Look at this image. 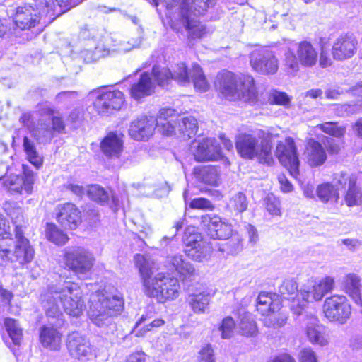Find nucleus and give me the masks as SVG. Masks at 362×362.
Here are the masks:
<instances>
[{
    "instance_id": "nucleus-31",
    "label": "nucleus",
    "mask_w": 362,
    "mask_h": 362,
    "mask_svg": "<svg viewBox=\"0 0 362 362\" xmlns=\"http://www.w3.org/2000/svg\"><path fill=\"white\" fill-rule=\"evenodd\" d=\"M100 149L107 158L117 159L123 150V141L119 135L110 132L100 142Z\"/></svg>"
},
{
    "instance_id": "nucleus-56",
    "label": "nucleus",
    "mask_w": 362,
    "mask_h": 362,
    "mask_svg": "<svg viewBox=\"0 0 362 362\" xmlns=\"http://www.w3.org/2000/svg\"><path fill=\"white\" fill-rule=\"evenodd\" d=\"M141 39H132L131 40H122L119 41V46L115 49L117 50V53H126L134 48L139 47L141 45Z\"/></svg>"
},
{
    "instance_id": "nucleus-26",
    "label": "nucleus",
    "mask_w": 362,
    "mask_h": 362,
    "mask_svg": "<svg viewBox=\"0 0 362 362\" xmlns=\"http://www.w3.org/2000/svg\"><path fill=\"white\" fill-rule=\"evenodd\" d=\"M305 334L309 341L324 346L328 344L327 336L322 325L314 315H306L305 318Z\"/></svg>"
},
{
    "instance_id": "nucleus-38",
    "label": "nucleus",
    "mask_w": 362,
    "mask_h": 362,
    "mask_svg": "<svg viewBox=\"0 0 362 362\" xmlns=\"http://www.w3.org/2000/svg\"><path fill=\"white\" fill-rule=\"evenodd\" d=\"M196 178L202 182L210 185H216L218 179L217 168L214 166L197 167L194 169Z\"/></svg>"
},
{
    "instance_id": "nucleus-39",
    "label": "nucleus",
    "mask_w": 362,
    "mask_h": 362,
    "mask_svg": "<svg viewBox=\"0 0 362 362\" xmlns=\"http://www.w3.org/2000/svg\"><path fill=\"white\" fill-rule=\"evenodd\" d=\"M239 329L241 334L246 337L255 336L257 332L255 321L250 313L240 314Z\"/></svg>"
},
{
    "instance_id": "nucleus-30",
    "label": "nucleus",
    "mask_w": 362,
    "mask_h": 362,
    "mask_svg": "<svg viewBox=\"0 0 362 362\" xmlns=\"http://www.w3.org/2000/svg\"><path fill=\"white\" fill-rule=\"evenodd\" d=\"M341 288L356 304L362 307L361 284L358 275L354 273L345 275L341 280Z\"/></svg>"
},
{
    "instance_id": "nucleus-17",
    "label": "nucleus",
    "mask_w": 362,
    "mask_h": 362,
    "mask_svg": "<svg viewBox=\"0 0 362 362\" xmlns=\"http://www.w3.org/2000/svg\"><path fill=\"white\" fill-rule=\"evenodd\" d=\"M250 64L256 72L274 74L279 69V61L273 52L267 49H255L250 54Z\"/></svg>"
},
{
    "instance_id": "nucleus-3",
    "label": "nucleus",
    "mask_w": 362,
    "mask_h": 362,
    "mask_svg": "<svg viewBox=\"0 0 362 362\" xmlns=\"http://www.w3.org/2000/svg\"><path fill=\"white\" fill-rule=\"evenodd\" d=\"M134 262L139 269L144 293L160 303L176 299L180 291L177 279L158 273L153 276V263L144 255L136 254Z\"/></svg>"
},
{
    "instance_id": "nucleus-15",
    "label": "nucleus",
    "mask_w": 362,
    "mask_h": 362,
    "mask_svg": "<svg viewBox=\"0 0 362 362\" xmlns=\"http://www.w3.org/2000/svg\"><path fill=\"white\" fill-rule=\"evenodd\" d=\"M323 313L330 321L344 323L351 316V308L345 296L335 294L325 299Z\"/></svg>"
},
{
    "instance_id": "nucleus-29",
    "label": "nucleus",
    "mask_w": 362,
    "mask_h": 362,
    "mask_svg": "<svg viewBox=\"0 0 362 362\" xmlns=\"http://www.w3.org/2000/svg\"><path fill=\"white\" fill-rule=\"evenodd\" d=\"M304 154L306 162L311 168L322 165L327 158L325 148L313 139L308 140Z\"/></svg>"
},
{
    "instance_id": "nucleus-24",
    "label": "nucleus",
    "mask_w": 362,
    "mask_h": 362,
    "mask_svg": "<svg viewBox=\"0 0 362 362\" xmlns=\"http://www.w3.org/2000/svg\"><path fill=\"white\" fill-rule=\"evenodd\" d=\"M202 223L207 225L208 234L213 239L226 240L232 235L231 224L218 216H202Z\"/></svg>"
},
{
    "instance_id": "nucleus-4",
    "label": "nucleus",
    "mask_w": 362,
    "mask_h": 362,
    "mask_svg": "<svg viewBox=\"0 0 362 362\" xmlns=\"http://www.w3.org/2000/svg\"><path fill=\"white\" fill-rule=\"evenodd\" d=\"M55 8L54 0H30L16 8L14 23L23 30L41 29L54 19Z\"/></svg>"
},
{
    "instance_id": "nucleus-57",
    "label": "nucleus",
    "mask_w": 362,
    "mask_h": 362,
    "mask_svg": "<svg viewBox=\"0 0 362 362\" xmlns=\"http://www.w3.org/2000/svg\"><path fill=\"white\" fill-rule=\"evenodd\" d=\"M189 206L192 209L212 210L214 209L211 202L207 199L202 197L192 199L189 202Z\"/></svg>"
},
{
    "instance_id": "nucleus-32",
    "label": "nucleus",
    "mask_w": 362,
    "mask_h": 362,
    "mask_svg": "<svg viewBox=\"0 0 362 362\" xmlns=\"http://www.w3.org/2000/svg\"><path fill=\"white\" fill-rule=\"evenodd\" d=\"M40 340L44 347L57 351L61 347L62 334L56 328L45 325L40 329Z\"/></svg>"
},
{
    "instance_id": "nucleus-23",
    "label": "nucleus",
    "mask_w": 362,
    "mask_h": 362,
    "mask_svg": "<svg viewBox=\"0 0 362 362\" xmlns=\"http://www.w3.org/2000/svg\"><path fill=\"white\" fill-rule=\"evenodd\" d=\"M358 49L357 40L351 35L339 36L334 42L332 47L333 59L344 61L351 59L356 53Z\"/></svg>"
},
{
    "instance_id": "nucleus-33",
    "label": "nucleus",
    "mask_w": 362,
    "mask_h": 362,
    "mask_svg": "<svg viewBox=\"0 0 362 362\" xmlns=\"http://www.w3.org/2000/svg\"><path fill=\"white\" fill-rule=\"evenodd\" d=\"M153 83L148 73L141 74L138 82L133 84L130 89L131 96L136 100L151 95L153 93Z\"/></svg>"
},
{
    "instance_id": "nucleus-27",
    "label": "nucleus",
    "mask_w": 362,
    "mask_h": 362,
    "mask_svg": "<svg viewBox=\"0 0 362 362\" xmlns=\"http://www.w3.org/2000/svg\"><path fill=\"white\" fill-rule=\"evenodd\" d=\"M57 220L64 228L74 230L81 222L79 210L71 203L57 206Z\"/></svg>"
},
{
    "instance_id": "nucleus-14",
    "label": "nucleus",
    "mask_w": 362,
    "mask_h": 362,
    "mask_svg": "<svg viewBox=\"0 0 362 362\" xmlns=\"http://www.w3.org/2000/svg\"><path fill=\"white\" fill-rule=\"evenodd\" d=\"M185 253L194 261L202 262L211 254V247L194 227H188L184 233Z\"/></svg>"
},
{
    "instance_id": "nucleus-2",
    "label": "nucleus",
    "mask_w": 362,
    "mask_h": 362,
    "mask_svg": "<svg viewBox=\"0 0 362 362\" xmlns=\"http://www.w3.org/2000/svg\"><path fill=\"white\" fill-rule=\"evenodd\" d=\"M42 305L48 317L57 318L55 326L63 322L62 313L59 303L68 315L78 317L85 310L86 305L80 286L74 282L65 281L49 288L42 296Z\"/></svg>"
},
{
    "instance_id": "nucleus-54",
    "label": "nucleus",
    "mask_w": 362,
    "mask_h": 362,
    "mask_svg": "<svg viewBox=\"0 0 362 362\" xmlns=\"http://www.w3.org/2000/svg\"><path fill=\"white\" fill-rule=\"evenodd\" d=\"M267 211L272 215L281 216L280 201L273 194H269L265 199Z\"/></svg>"
},
{
    "instance_id": "nucleus-18",
    "label": "nucleus",
    "mask_w": 362,
    "mask_h": 362,
    "mask_svg": "<svg viewBox=\"0 0 362 362\" xmlns=\"http://www.w3.org/2000/svg\"><path fill=\"white\" fill-rule=\"evenodd\" d=\"M22 175H11L4 180V185L11 193L28 195L33 192L36 175L25 165H22Z\"/></svg>"
},
{
    "instance_id": "nucleus-45",
    "label": "nucleus",
    "mask_w": 362,
    "mask_h": 362,
    "mask_svg": "<svg viewBox=\"0 0 362 362\" xmlns=\"http://www.w3.org/2000/svg\"><path fill=\"white\" fill-rule=\"evenodd\" d=\"M46 235L49 240L58 245H64L69 240L67 235L52 223L47 225Z\"/></svg>"
},
{
    "instance_id": "nucleus-46",
    "label": "nucleus",
    "mask_w": 362,
    "mask_h": 362,
    "mask_svg": "<svg viewBox=\"0 0 362 362\" xmlns=\"http://www.w3.org/2000/svg\"><path fill=\"white\" fill-rule=\"evenodd\" d=\"M344 200L349 207L362 206V190L354 185L347 189Z\"/></svg>"
},
{
    "instance_id": "nucleus-52",
    "label": "nucleus",
    "mask_w": 362,
    "mask_h": 362,
    "mask_svg": "<svg viewBox=\"0 0 362 362\" xmlns=\"http://www.w3.org/2000/svg\"><path fill=\"white\" fill-rule=\"evenodd\" d=\"M235 323L231 317H226L223 319L221 324L218 327L222 339H227L233 337Z\"/></svg>"
},
{
    "instance_id": "nucleus-7",
    "label": "nucleus",
    "mask_w": 362,
    "mask_h": 362,
    "mask_svg": "<svg viewBox=\"0 0 362 362\" xmlns=\"http://www.w3.org/2000/svg\"><path fill=\"white\" fill-rule=\"evenodd\" d=\"M20 120L40 143L50 141L54 132L61 133L65 128L62 119L55 116L48 106H44L34 113H23Z\"/></svg>"
},
{
    "instance_id": "nucleus-62",
    "label": "nucleus",
    "mask_w": 362,
    "mask_h": 362,
    "mask_svg": "<svg viewBox=\"0 0 362 362\" xmlns=\"http://www.w3.org/2000/svg\"><path fill=\"white\" fill-rule=\"evenodd\" d=\"M10 235L9 223L0 214V238L7 239L10 237Z\"/></svg>"
},
{
    "instance_id": "nucleus-35",
    "label": "nucleus",
    "mask_w": 362,
    "mask_h": 362,
    "mask_svg": "<svg viewBox=\"0 0 362 362\" xmlns=\"http://www.w3.org/2000/svg\"><path fill=\"white\" fill-rule=\"evenodd\" d=\"M177 136L186 140L195 135L197 129V121L194 117H180L177 115Z\"/></svg>"
},
{
    "instance_id": "nucleus-12",
    "label": "nucleus",
    "mask_w": 362,
    "mask_h": 362,
    "mask_svg": "<svg viewBox=\"0 0 362 362\" xmlns=\"http://www.w3.org/2000/svg\"><path fill=\"white\" fill-rule=\"evenodd\" d=\"M64 264L80 279L86 278L95 264V257L83 247H72L64 250Z\"/></svg>"
},
{
    "instance_id": "nucleus-63",
    "label": "nucleus",
    "mask_w": 362,
    "mask_h": 362,
    "mask_svg": "<svg viewBox=\"0 0 362 362\" xmlns=\"http://www.w3.org/2000/svg\"><path fill=\"white\" fill-rule=\"evenodd\" d=\"M146 355L144 352L138 351L130 354L125 362H146Z\"/></svg>"
},
{
    "instance_id": "nucleus-58",
    "label": "nucleus",
    "mask_w": 362,
    "mask_h": 362,
    "mask_svg": "<svg viewBox=\"0 0 362 362\" xmlns=\"http://www.w3.org/2000/svg\"><path fill=\"white\" fill-rule=\"evenodd\" d=\"M269 100L272 103L287 106L291 102V98L284 92L275 90L272 93Z\"/></svg>"
},
{
    "instance_id": "nucleus-51",
    "label": "nucleus",
    "mask_w": 362,
    "mask_h": 362,
    "mask_svg": "<svg viewBox=\"0 0 362 362\" xmlns=\"http://www.w3.org/2000/svg\"><path fill=\"white\" fill-rule=\"evenodd\" d=\"M152 75L158 85L165 86L168 85L171 79V71L166 67L154 66Z\"/></svg>"
},
{
    "instance_id": "nucleus-34",
    "label": "nucleus",
    "mask_w": 362,
    "mask_h": 362,
    "mask_svg": "<svg viewBox=\"0 0 362 362\" xmlns=\"http://www.w3.org/2000/svg\"><path fill=\"white\" fill-rule=\"evenodd\" d=\"M211 296L206 291H197L189 295L187 303L194 313H204L208 309Z\"/></svg>"
},
{
    "instance_id": "nucleus-19",
    "label": "nucleus",
    "mask_w": 362,
    "mask_h": 362,
    "mask_svg": "<svg viewBox=\"0 0 362 362\" xmlns=\"http://www.w3.org/2000/svg\"><path fill=\"white\" fill-rule=\"evenodd\" d=\"M191 151L197 161H215L223 157L219 144L213 138L194 141Z\"/></svg>"
},
{
    "instance_id": "nucleus-61",
    "label": "nucleus",
    "mask_w": 362,
    "mask_h": 362,
    "mask_svg": "<svg viewBox=\"0 0 362 362\" xmlns=\"http://www.w3.org/2000/svg\"><path fill=\"white\" fill-rule=\"evenodd\" d=\"M332 59L329 54V52L325 48L321 49L319 64L322 68H327L332 64Z\"/></svg>"
},
{
    "instance_id": "nucleus-50",
    "label": "nucleus",
    "mask_w": 362,
    "mask_h": 362,
    "mask_svg": "<svg viewBox=\"0 0 362 362\" xmlns=\"http://www.w3.org/2000/svg\"><path fill=\"white\" fill-rule=\"evenodd\" d=\"M87 194L90 199L100 204H105L109 199L107 192L103 187L96 185L88 187Z\"/></svg>"
},
{
    "instance_id": "nucleus-16",
    "label": "nucleus",
    "mask_w": 362,
    "mask_h": 362,
    "mask_svg": "<svg viewBox=\"0 0 362 362\" xmlns=\"http://www.w3.org/2000/svg\"><path fill=\"white\" fill-rule=\"evenodd\" d=\"M276 155L279 162L289 171L291 175L296 178L299 175V165L296 147L291 137L286 138L278 143Z\"/></svg>"
},
{
    "instance_id": "nucleus-44",
    "label": "nucleus",
    "mask_w": 362,
    "mask_h": 362,
    "mask_svg": "<svg viewBox=\"0 0 362 362\" xmlns=\"http://www.w3.org/2000/svg\"><path fill=\"white\" fill-rule=\"evenodd\" d=\"M4 326L13 344L16 345L20 344L23 337V332L18 322L12 318H6L4 320Z\"/></svg>"
},
{
    "instance_id": "nucleus-59",
    "label": "nucleus",
    "mask_w": 362,
    "mask_h": 362,
    "mask_svg": "<svg viewBox=\"0 0 362 362\" xmlns=\"http://www.w3.org/2000/svg\"><path fill=\"white\" fill-rule=\"evenodd\" d=\"M199 362H215L214 350L211 345L204 346L199 351Z\"/></svg>"
},
{
    "instance_id": "nucleus-28",
    "label": "nucleus",
    "mask_w": 362,
    "mask_h": 362,
    "mask_svg": "<svg viewBox=\"0 0 362 362\" xmlns=\"http://www.w3.org/2000/svg\"><path fill=\"white\" fill-rule=\"evenodd\" d=\"M156 119V127L163 135L177 134V115L173 109H163Z\"/></svg>"
},
{
    "instance_id": "nucleus-53",
    "label": "nucleus",
    "mask_w": 362,
    "mask_h": 362,
    "mask_svg": "<svg viewBox=\"0 0 362 362\" xmlns=\"http://www.w3.org/2000/svg\"><path fill=\"white\" fill-rule=\"evenodd\" d=\"M362 110V103H349L337 106L336 111L339 116L345 117L359 112Z\"/></svg>"
},
{
    "instance_id": "nucleus-49",
    "label": "nucleus",
    "mask_w": 362,
    "mask_h": 362,
    "mask_svg": "<svg viewBox=\"0 0 362 362\" xmlns=\"http://www.w3.org/2000/svg\"><path fill=\"white\" fill-rule=\"evenodd\" d=\"M316 127L327 134L338 138L343 136L346 132V128L338 126L337 122H325L317 125Z\"/></svg>"
},
{
    "instance_id": "nucleus-6",
    "label": "nucleus",
    "mask_w": 362,
    "mask_h": 362,
    "mask_svg": "<svg viewBox=\"0 0 362 362\" xmlns=\"http://www.w3.org/2000/svg\"><path fill=\"white\" fill-rule=\"evenodd\" d=\"M215 86L223 97L229 100L254 103L257 98L255 80L249 75L238 76L223 71L217 75Z\"/></svg>"
},
{
    "instance_id": "nucleus-25",
    "label": "nucleus",
    "mask_w": 362,
    "mask_h": 362,
    "mask_svg": "<svg viewBox=\"0 0 362 362\" xmlns=\"http://www.w3.org/2000/svg\"><path fill=\"white\" fill-rule=\"evenodd\" d=\"M67 349L71 356L78 360H88L93 355L89 341L78 332H72L69 334Z\"/></svg>"
},
{
    "instance_id": "nucleus-5",
    "label": "nucleus",
    "mask_w": 362,
    "mask_h": 362,
    "mask_svg": "<svg viewBox=\"0 0 362 362\" xmlns=\"http://www.w3.org/2000/svg\"><path fill=\"white\" fill-rule=\"evenodd\" d=\"M123 308L124 300L121 294L106 290L98 291L90 296L88 315L94 325L105 327L112 325Z\"/></svg>"
},
{
    "instance_id": "nucleus-40",
    "label": "nucleus",
    "mask_w": 362,
    "mask_h": 362,
    "mask_svg": "<svg viewBox=\"0 0 362 362\" xmlns=\"http://www.w3.org/2000/svg\"><path fill=\"white\" fill-rule=\"evenodd\" d=\"M23 150L26 154L28 160L35 167L39 168L42 165V157L37 151L33 141L27 136L23 138Z\"/></svg>"
},
{
    "instance_id": "nucleus-21",
    "label": "nucleus",
    "mask_w": 362,
    "mask_h": 362,
    "mask_svg": "<svg viewBox=\"0 0 362 362\" xmlns=\"http://www.w3.org/2000/svg\"><path fill=\"white\" fill-rule=\"evenodd\" d=\"M16 243L13 255L11 257V262H18L23 266L32 262L35 256L33 247L30 241L23 235V230L19 226L16 228Z\"/></svg>"
},
{
    "instance_id": "nucleus-37",
    "label": "nucleus",
    "mask_w": 362,
    "mask_h": 362,
    "mask_svg": "<svg viewBox=\"0 0 362 362\" xmlns=\"http://www.w3.org/2000/svg\"><path fill=\"white\" fill-rule=\"evenodd\" d=\"M152 317L149 315H143L135 325V334L137 337L144 335L146 332L156 328L162 327L165 321L161 318H157L151 321Z\"/></svg>"
},
{
    "instance_id": "nucleus-10",
    "label": "nucleus",
    "mask_w": 362,
    "mask_h": 362,
    "mask_svg": "<svg viewBox=\"0 0 362 362\" xmlns=\"http://www.w3.org/2000/svg\"><path fill=\"white\" fill-rule=\"evenodd\" d=\"M334 278L330 276H325L314 281L311 286L302 288L300 290L302 300H300L299 298L293 300L291 305V310L293 314L298 316L302 315L310 301L321 300L327 293L334 289Z\"/></svg>"
},
{
    "instance_id": "nucleus-60",
    "label": "nucleus",
    "mask_w": 362,
    "mask_h": 362,
    "mask_svg": "<svg viewBox=\"0 0 362 362\" xmlns=\"http://www.w3.org/2000/svg\"><path fill=\"white\" fill-rule=\"evenodd\" d=\"M299 362H317V358L312 349L305 348L299 354Z\"/></svg>"
},
{
    "instance_id": "nucleus-22",
    "label": "nucleus",
    "mask_w": 362,
    "mask_h": 362,
    "mask_svg": "<svg viewBox=\"0 0 362 362\" xmlns=\"http://www.w3.org/2000/svg\"><path fill=\"white\" fill-rule=\"evenodd\" d=\"M156 128V119L154 117L142 115L131 122L129 134L136 141H147L153 136Z\"/></svg>"
},
{
    "instance_id": "nucleus-1",
    "label": "nucleus",
    "mask_w": 362,
    "mask_h": 362,
    "mask_svg": "<svg viewBox=\"0 0 362 362\" xmlns=\"http://www.w3.org/2000/svg\"><path fill=\"white\" fill-rule=\"evenodd\" d=\"M157 8L162 5L166 11L165 15L170 19L172 29L182 32L185 29L189 40L202 38L206 33V27L197 19L213 6L215 0H151Z\"/></svg>"
},
{
    "instance_id": "nucleus-42",
    "label": "nucleus",
    "mask_w": 362,
    "mask_h": 362,
    "mask_svg": "<svg viewBox=\"0 0 362 362\" xmlns=\"http://www.w3.org/2000/svg\"><path fill=\"white\" fill-rule=\"evenodd\" d=\"M107 51L103 49L100 40L95 45L94 49L91 48L84 49L81 52V57L86 63L97 62L100 59L107 56Z\"/></svg>"
},
{
    "instance_id": "nucleus-43",
    "label": "nucleus",
    "mask_w": 362,
    "mask_h": 362,
    "mask_svg": "<svg viewBox=\"0 0 362 362\" xmlns=\"http://www.w3.org/2000/svg\"><path fill=\"white\" fill-rule=\"evenodd\" d=\"M316 194L319 199L322 202H328L332 199H339V192L334 187L329 183H323L317 187Z\"/></svg>"
},
{
    "instance_id": "nucleus-8",
    "label": "nucleus",
    "mask_w": 362,
    "mask_h": 362,
    "mask_svg": "<svg viewBox=\"0 0 362 362\" xmlns=\"http://www.w3.org/2000/svg\"><path fill=\"white\" fill-rule=\"evenodd\" d=\"M235 147L243 158L256 160L268 165L274 162L272 144L262 130L239 134L236 137Z\"/></svg>"
},
{
    "instance_id": "nucleus-64",
    "label": "nucleus",
    "mask_w": 362,
    "mask_h": 362,
    "mask_svg": "<svg viewBox=\"0 0 362 362\" xmlns=\"http://www.w3.org/2000/svg\"><path fill=\"white\" fill-rule=\"evenodd\" d=\"M342 243L346 245L349 250H355L362 245V241L357 239L346 238L342 240Z\"/></svg>"
},
{
    "instance_id": "nucleus-48",
    "label": "nucleus",
    "mask_w": 362,
    "mask_h": 362,
    "mask_svg": "<svg viewBox=\"0 0 362 362\" xmlns=\"http://www.w3.org/2000/svg\"><path fill=\"white\" fill-rule=\"evenodd\" d=\"M247 205L248 202L246 196L242 192L235 194L228 203V207L237 213L245 211L247 208Z\"/></svg>"
},
{
    "instance_id": "nucleus-55",
    "label": "nucleus",
    "mask_w": 362,
    "mask_h": 362,
    "mask_svg": "<svg viewBox=\"0 0 362 362\" xmlns=\"http://www.w3.org/2000/svg\"><path fill=\"white\" fill-rule=\"evenodd\" d=\"M119 41L122 40L111 36H106L100 40L103 49L107 52V56L112 53H117V50L115 49L114 47L117 48L119 46Z\"/></svg>"
},
{
    "instance_id": "nucleus-11",
    "label": "nucleus",
    "mask_w": 362,
    "mask_h": 362,
    "mask_svg": "<svg viewBox=\"0 0 362 362\" xmlns=\"http://www.w3.org/2000/svg\"><path fill=\"white\" fill-rule=\"evenodd\" d=\"M281 303L278 298L274 299L271 294L266 293L259 294L257 298V310L265 316L263 323L266 327L279 328L286 323L288 315L281 311Z\"/></svg>"
},
{
    "instance_id": "nucleus-13",
    "label": "nucleus",
    "mask_w": 362,
    "mask_h": 362,
    "mask_svg": "<svg viewBox=\"0 0 362 362\" xmlns=\"http://www.w3.org/2000/svg\"><path fill=\"white\" fill-rule=\"evenodd\" d=\"M171 79L178 84L187 86L193 82L197 91L206 92L209 87L202 68L198 64L193 65L192 69H188L185 64L179 63L172 67Z\"/></svg>"
},
{
    "instance_id": "nucleus-9",
    "label": "nucleus",
    "mask_w": 362,
    "mask_h": 362,
    "mask_svg": "<svg viewBox=\"0 0 362 362\" xmlns=\"http://www.w3.org/2000/svg\"><path fill=\"white\" fill-rule=\"evenodd\" d=\"M283 67L287 74L295 76L300 69V64L304 67H313L317 61L318 53L309 42L303 41L289 47L284 52Z\"/></svg>"
},
{
    "instance_id": "nucleus-47",
    "label": "nucleus",
    "mask_w": 362,
    "mask_h": 362,
    "mask_svg": "<svg viewBox=\"0 0 362 362\" xmlns=\"http://www.w3.org/2000/svg\"><path fill=\"white\" fill-rule=\"evenodd\" d=\"M333 182L337 187V191L341 189H344L346 187L351 188L356 184V177L353 174H349L346 172H340L335 173L333 177Z\"/></svg>"
},
{
    "instance_id": "nucleus-41",
    "label": "nucleus",
    "mask_w": 362,
    "mask_h": 362,
    "mask_svg": "<svg viewBox=\"0 0 362 362\" xmlns=\"http://www.w3.org/2000/svg\"><path fill=\"white\" fill-rule=\"evenodd\" d=\"M279 291L284 298L291 300L290 306L293 300L299 298L302 300L297 282L294 279H285L279 286Z\"/></svg>"
},
{
    "instance_id": "nucleus-20",
    "label": "nucleus",
    "mask_w": 362,
    "mask_h": 362,
    "mask_svg": "<svg viewBox=\"0 0 362 362\" xmlns=\"http://www.w3.org/2000/svg\"><path fill=\"white\" fill-rule=\"evenodd\" d=\"M124 103V95L118 90L100 92L95 102L94 107L100 115H108L122 108Z\"/></svg>"
},
{
    "instance_id": "nucleus-36",
    "label": "nucleus",
    "mask_w": 362,
    "mask_h": 362,
    "mask_svg": "<svg viewBox=\"0 0 362 362\" xmlns=\"http://www.w3.org/2000/svg\"><path fill=\"white\" fill-rule=\"evenodd\" d=\"M167 263L169 264V269L176 271L181 276H193L195 274V269L193 265L185 261L182 255L170 256L167 259Z\"/></svg>"
}]
</instances>
